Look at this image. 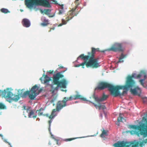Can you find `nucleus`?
<instances>
[{
    "mask_svg": "<svg viewBox=\"0 0 147 147\" xmlns=\"http://www.w3.org/2000/svg\"><path fill=\"white\" fill-rule=\"evenodd\" d=\"M53 16H49V18H51V17H53Z\"/></svg>",
    "mask_w": 147,
    "mask_h": 147,
    "instance_id": "obj_50",
    "label": "nucleus"
},
{
    "mask_svg": "<svg viewBox=\"0 0 147 147\" xmlns=\"http://www.w3.org/2000/svg\"><path fill=\"white\" fill-rule=\"evenodd\" d=\"M104 135H107V132L104 129H103L102 134L100 135V136L102 138H104L105 137Z\"/></svg>",
    "mask_w": 147,
    "mask_h": 147,
    "instance_id": "obj_28",
    "label": "nucleus"
},
{
    "mask_svg": "<svg viewBox=\"0 0 147 147\" xmlns=\"http://www.w3.org/2000/svg\"><path fill=\"white\" fill-rule=\"evenodd\" d=\"M66 105H67L65 104L63 100L61 101H59L57 104L56 108L57 110L60 111L63 107L66 106Z\"/></svg>",
    "mask_w": 147,
    "mask_h": 147,
    "instance_id": "obj_13",
    "label": "nucleus"
},
{
    "mask_svg": "<svg viewBox=\"0 0 147 147\" xmlns=\"http://www.w3.org/2000/svg\"><path fill=\"white\" fill-rule=\"evenodd\" d=\"M54 101V100H52L51 101V102H53Z\"/></svg>",
    "mask_w": 147,
    "mask_h": 147,
    "instance_id": "obj_51",
    "label": "nucleus"
},
{
    "mask_svg": "<svg viewBox=\"0 0 147 147\" xmlns=\"http://www.w3.org/2000/svg\"><path fill=\"white\" fill-rule=\"evenodd\" d=\"M125 56L123 54L121 55L119 61L117 62V63H121L123 62V59L125 58Z\"/></svg>",
    "mask_w": 147,
    "mask_h": 147,
    "instance_id": "obj_25",
    "label": "nucleus"
},
{
    "mask_svg": "<svg viewBox=\"0 0 147 147\" xmlns=\"http://www.w3.org/2000/svg\"><path fill=\"white\" fill-rule=\"evenodd\" d=\"M76 9V8H75L72 9L70 11H69V13L70 14L71 16H68L66 17V21H68L71 19L75 16H76L78 14V12L76 13L75 11Z\"/></svg>",
    "mask_w": 147,
    "mask_h": 147,
    "instance_id": "obj_12",
    "label": "nucleus"
},
{
    "mask_svg": "<svg viewBox=\"0 0 147 147\" xmlns=\"http://www.w3.org/2000/svg\"><path fill=\"white\" fill-rule=\"evenodd\" d=\"M51 11V10L50 9H45L44 10V12L45 13L46 15H48L49 12Z\"/></svg>",
    "mask_w": 147,
    "mask_h": 147,
    "instance_id": "obj_33",
    "label": "nucleus"
},
{
    "mask_svg": "<svg viewBox=\"0 0 147 147\" xmlns=\"http://www.w3.org/2000/svg\"><path fill=\"white\" fill-rule=\"evenodd\" d=\"M77 138H68L67 139H66L65 140V141H71L73 140H74L76 139H77Z\"/></svg>",
    "mask_w": 147,
    "mask_h": 147,
    "instance_id": "obj_34",
    "label": "nucleus"
},
{
    "mask_svg": "<svg viewBox=\"0 0 147 147\" xmlns=\"http://www.w3.org/2000/svg\"><path fill=\"white\" fill-rule=\"evenodd\" d=\"M32 117L34 118H35L36 117V115H33V116Z\"/></svg>",
    "mask_w": 147,
    "mask_h": 147,
    "instance_id": "obj_48",
    "label": "nucleus"
},
{
    "mask_svg": "<svg viewBox=\"0 0 147 147\" xmlns=\"http://www.w3.org/2000/svg\"><path fill=\"white\" fill-rule=\"evenodd\" d=\"M59 68H64V67L63 66H60L59 67Z\"/></svg>",
    "mask_w": 147,
    "mask_h": 147,
    "instance_id": "obj_49",
    "label": "nucleus"
},
{
    "mask_svg": "<svg viewBox=\"0 0 147 147\" xmlns=\"http://www.w3.org/2000/svg\"><path fill=\"white\" fill-rule=\"evenodd\" d=\"M79 58H81L82 59L86 61H87L88 59L89 60L90 59V56L88 55H84V54H82L79 56L78 59Z\"/></svg>",
    "mask_w": 147,
    "mask_h": 147,
    "instance_id": "obj_21",
    "label": "nucleus"
},
{
    "mask_svg": "<svg viewBox=\"0 0 147 147\" xmlns=\"http://www.w3.org/2000/svg\"><path fill=\"white\" fill-rule=\"evenodd\" d=\"M135 74H132V75L128 76L125 82V84L123 86H121V88L117 90L119 94L117 96H119L123 95L125 94H126L127 93V91H123V92L121 93L119 91L120 89H123L127 90H130V91L134 95H138L140 96L141 92V89L138 86L135 87L134 89H132V88H134L136 86V82L133 78L135 77Z\"/></svg>",
    "mask_w": 147,
    "mask_h": 147,
    "instance_id": "obj_1",
    "label": "nucleus"
},
{
    "mask_svg": "<svg viewBox=\"0 0 147 147\" xmlns=\"http://www.w3.org/2000/svg\"><path fill=\"white\" fill-rule=\"evenodd\" d=\"M142 143H140V146H142Z\"/></svg>",
    "mask_w": 147,
    "mask_h": 147,
    "instance_id": "obj_52",
    "label": "nucleus"
},
{
    "mask_svg": "<svg viewBox=\"0 0 147 147\" xmlns=\"http://www.w3.org/2000/svg\"><path fill=\"white\" fill-rule=\"evenodd\" d=\"M40 90L37 85H35L32 87L30 91H26L23 94V96L25 97L28 95L29 98L31 100L34 99L36 96L40 93Z\"/></svg>",
    "mask_w": 147,
    "mask_h": 147,
    "instance_id": "obj_8",
    "label": "nucleus"
},
{
    "mask_svg": "<svg viewBox=\"0 0 147 147\" xmlns=\"http://www.w3.org/2000/svg\"><path fill=\"white\" fill-rule=\"evenodd\" d=\"M124 121L125 122L126 121L125 119L121 116V113H120L119 116L117 118V121L118 122H123L124 121Z\"/></svg>",
    "mask_w": 147,
    "mask_h": 147,
    "instance_id": "obj_24",
    "label": "nucleus"
},
{
    "mask_svg": "<svg viewBox=\"0 0 147 147\" xmlns=\"http://www.w3.org/2000/svg\"><path fill=\"white\" fill-rule=\"evenodd\" d=\"M123 50L122 44L117 43L114 44L108 49L109 51H111L114 52L122 51Z\"/></svg>",
    "mask_w": 147,
    "mask_h": 147,
    "instance_id": "obj_9",
    "label": "nucleus"
},
{
    "mask_svg": "<svg viewBox=\"0 0 147 147\" xmlns=\"http://www.w3.org/2000/svg\"><path fill=\"white\" fill-rule=\"evenodd\" d=\"M121 86H115L106 82H101L99 83L96 89L102 90L108 88L111 95L115 97H117L119 94L117 90L121 88Z\"/></svg>",
    "mask_w": 147,
    "mask_h": 147,
    "instance_id": "obj_2",
    "label": "nucleus"
},
{
    "mask_svg": "<svg viewBox=\"0 0 147 147\" xmlns=\"http://www.w3.org/2000/svg\"><path fill=\"white\" fill-rule=\"evenodd\" d=\"M55 104H53V105L54 106Z\"/></svg>",
    "mask_w": 147,
    "mask_h": 147,
    "instance_id": "obj_56",
    "label": "nucleus"
},
{
    "mask_svg": "<svg viewBox=\"0 0 147 147\" xmlns=\"http://www.w3.org/2000/svg\"><path fill=\"white\" fill-rule=\"evenodd\" d=\"M132 145V147H138L139 143L137 142L136 143H132L131 144Z\"/></svg>",
    "mask_w": 147,
    "mask_h": 147,
    "instance_id": "obj_30",
    "label": "nucleus"
},
{
    "mask_svg": "<svg viewBox=\"0 0 147 147\" xmlns=\"http://www.w3.org/2000/svg\"><path fill=\"white\" fill-rule=\"evenodd\" d=\"M59 9H63V5H62L60 6Z\"/></svg>",
    "mask_w": 147,
    "mask_h": 147,
    "instance_id": "obj_42",
    "label": "nucleus"
},
{
    "mask_svg": "<svg viewBox=\"0 0 147 147\" xmlns=\"http://www.w3.org/2000/svg\"><path fill=\"white\" fill-rule=\"evenodd\" d=\"M108 96L105 95L103 94L102 97L100 98H98L97 96H96L94 93L91 97H90V98L93 99L94 101L98 104L97 105L96 104L93 102L92 100H89V102L94 105V106L97 108L98 107L99 110L101 109H106L105 106V105H102L100 103V102L106 100L108 98Z\"/></svg>",
    "mask_w": 147,
    "mask_h": 147,
    "instance_id": "obj_6",
    "label": "nucleus"
},
{
    "mask_svg": "<svg viewBox=\"0 0 147 147\" xmlns=\"http://www.w3.org/2000/svg\"><path fill=\"white\" fill-rule=\"evenodd\" d=\"M51 1H52V2L53 3L55 4H57V1L55 0H51Z\"/></svg>",
    "mask_w": 147,
    "mask_h": 147,
    "instance_id": "obj_39",
    "label": "nucleus"
},
{
    "mask_svg": "<svg viewBox=\"0 0 147 147\" xmlns=\"http://www.w3.org/2000/svg\"><path fill=\"white\" fill-rule=\"evenodd\" d=\"M44 110V109L43 108H41L39 110H36V113H38V115L39 116L43 115L46 117H48V114H43V111Z\"/></svg>",
    "mask_w": 147,
    "mask_h": 147,
    "instance_id": "obj_19",
    "label": "nucleus"
},
{
    "mask_svg": "<svg viewBox=\"0 0 147 147\" xmlns=\"http://www.w3.org/2000/svg\"><path fill=\"white\" fill-rule=\"evenodd\" d=\"M51 80V79L50 78H48L44 79V84H47Z\"/></svg>",
    "mask_w": 147,
    "mask_h": 147,
    "instance_id": "obj_29",
    "label": "nucleus"
},
{
    "mask_svg": "<svg viewBox=\"0 0 147 147\" xmlns=\"http://www.w3.org/2000/svg\"><path fill=\"white\" fill-rule=\"evenodd\" d=\"M79 0H76L75 3L76 5V7L75 8H76V9L78 7V6L79 5V2H78Z\"/></svg>",
    "mask_w": 147,
    "mask_h": 147,
    "instance_id": "obj_35",
    "label": "nucleus"
},
{
    "mask_svg": "<svg viewBox=\"0 0 147 147\" xmlns=\"http://www.w3.org/2000/svg\"><path fill=\"white\" fill-rule=\"evenodd\" d=\"M50 78L49 77H48L47 75H45L44 76V79H45L46 78Z\"/></svg>",
    "mask_w": 147,
    "mask_h": 147,
    "instance_id": "obj_45",
    "label": "nucleus"
},
{
    "mask_svg": "<svg viewBox=\"0 0 147 147\" xmlns=\"http://www.w3.org/2000/svg\"><path fill=\"white\" fill-rule=\"evenodd\" d=\"M42 78H41L40 79V80H41V81H42Z\"/></svg>",
    "mask_w": 147,
    "mask_h": 147,
    "instance_id": "obj_55",
    "label": "nucleus"
},
{
    "mask_svg": "<svg viewBox=\"0 0 147 147\" xmlns=\"http://www.w3.org/2000/svg\"><path fill=\"white\" fill-rule=\"evenodd\" d=\"M73 100H76L79 99L83 101H87L89 102V100H87L86 98L82 97V96L80 95L76 94L73 96Z\"/></svg>",
    "mask_w": 147,
    "mask_h": 147,
    "instance_id": "obj_20",
    "label": "nucleus"
},
{
    "mask_svg": "<svg viewBox=\"0 0 147 147\" xmlns=\"http://www.w3.org/2000/svg\"><path fill=\"white\" fill-rule=\"evenodd\" d=\"M143 101L144 102L147 103V98L144 97L143 98Z\"/></svg>",
    "mask_w": 147,
    "mask_h": 147,
    "instance_id": "obj_37",
    "label": "nucleus"
},
{
    "mask_svg": "<svg viewBox=\"0 0 147 147\" xmlns=\"http://www.w3.org/2000/svg\"><path fill=\"white\" fill-rule=\"evenodd\" d=\"M99 50V48L95 49L92 47L91 52L88 53V55L90 56V59L87 62V66H91L93 68H96L100 66L98 61L99 59L94 58L95 53Z\"/></svg>",
    "mask_w": 147,
    "mask_h": 147,
    "instance_id": "obj_4",
    "label": "nucleus"
},
{
    "mask_svg": "<svg viewBox=\"0 0 147 147\" xmlns=\"http://www.w3.org/2000/svg\"><path fill=\"white\" fill-rule=\"evenodd\" d=\"M20 11H23V10H22V9H20Z\"/></svg>",
    "mask_w": 147,
    "mask_h": 147,
    "instance_id": "obj_54",
    "label": "nucleus"
},
{
    "mask_svg": "<svg viewBox=\"0 0 147 147\" xmlns=\"http://www.w3.org/2000/svg\"><path fill=\"white\" fill-rule=\"evenodd\" d=\"M34 112H33V111L32 110L30 111L28 115V117L29 118L32 117V116L33 115H34Z\"/></svg>",
    "mask_w": 147,
    "mask_h": 147,
    "instance_id": "obj_32",
    "label": "nucleus"
},
{
    "mask_svg": "<svg viewBox=\"0 0 147 147\" xmlns=\"http://www.w3.org/2000/svg\"><path fill=\"white\" fill-rule=\"evenodd\" d=\"M59 111H60L57 110L56 108L55 109H53L52 110L51 115L50 116H49L48 115V117H48L50 119V120L48 122V123L49 124V132H50L51 131L50 127L52 121V119L57 115L58 112Z\"/></svg>",
    "mask_w": 147,
    "mask_h": 147,
    "instance_id": "obj_10",
    "label": "nucleus"
},
{
    "mask_svg": "<svg viewBox=\"0 0 147 147\" xmlns=\"http://www.w3.org/2000/svg\"><path fill=\"white\" fill-rule=\"evenodd\" d=\"M5 142H6V143H7L8 144H9V145L10 146V147H12V146H11V144L9 142H7V141H5Z\"/></svg>",
    "mask_w": 147,
    "mask_h": 147,
    "instance_id": "obj_46",
    "label": "nucleus"
},
{
    "mask_svg": "<svg viewBox=\"0 0 147 147\" xmlns=\"http://www.w3.org/2000/svg\"><path fill=\"white\" fill-rule=\"evenodd\" d=\"M131 145V144L129 145H126V143H125V147H129Z\"/></svg>",
    "mask_w": 147,
    "mask_h": 147,
    "instance_id": "obj_47",
    "label": "nucleus"
},
{
    "mask_svg": "<svg viewBox=\"0 0 147 147\" xmlns=\"http://www.w3.org/2000/svg\"><path fill=\"white\" fill-rule=\"evenodd\" d=\"M24 109H26V106H24Z\"/></svg>",
    "mask_w": 147,
    "mask_h": 147,
    "instance_id": "obj_53",
    "label": "nucleus"
},
{
    "mask_svg": "<svg viewBox=\"0 0 147 147\" xmlns=\"http://www.w3.org/2000/svg\"><path fill=\"white\" fill-rule=\"evenodd\" d=\"M61 21L62 23L60 24L59 25H58V27L61 26L63 25L66 24H67V22H68L66 21V18L65 20L64 19H62Z\"/></svg>",
    "mask_w": 147,
    "mask_h": 147,
    "instance_id": "obj_26",
    "label": "nucleus"
},
{
    "mask_svg": "<svg viewBox=\"0 0 147 147\" xmlns=\"http://www.w3.org/2000/svg\"><path fill=\"white\" fill-rule=\"evenodd\" d=\"M73 97L72 96H71L69 97H65L63 98V102H64L65 104H66V102L67 101H71L73 100Z\"/></svg>",
    "mask_w": 147,
    "mask_h": 147,
    "instance_id": "obj_22",
    "label": "nucleus"
},
{
    "mask_svg": "<svg viewBox=\"0 0 147 147\" xmlns=\"http://www.w3.org/2000/svg\"><path fill=\"white\" fill-rule=\"evenodd\" d=\"M55 28L54 27H53L52 28H50V30L49 31V32H50L52 30H54L55 29Z\"/></svg>",
    "mask_w": 147,
    "mask_h": 147,
    "instance_id": "obj_44",
    "label": "nucleus"
},
{
    "mask_svg": "<svg viewBox=\"0 0 147 147\" xmlns=\"http://www.w3.org/2000/svg\"><path fill=\"white\" fill-rule=\"evenodd\" d=\"M87 62L88 61H84V62H83V63H82L80 64L76 65H75V67H80V66H82V68H84V66L85 65H86V67H91V66H87Z\"/></svg>",
    "mask_w": 147,
    "mask_h": 147,
    "instance_id": "obj_23",
    "label": "nucleus"
},
{
    "mask_svg": "<svg viewBox=\"0 0 147 147\" xmlns=\"http://www.w3.org/2000/svg\"><path fill=\"white\" fill-rule=\"evenodd\" d=\"M113 146L114 147H125V143L123 141H118L117 142L115 143Z\"/></svg>",
    "mask_w": 147,
    "mask_h": 147,
    "instance_id": "obj_16",
    "label": "nucleus"
},
{
    "mask_svg": "<svg viewBox=\"0 0 147 147\" xmlns=\"http://www.w3.org/2000/svg\"><path fill=\"white\" fill-rule=\"evenodd\" d=\"M64 12L63 9H59V12H58V14L59 15H61Z\"/></svg>",
    "mask_w": 147,
    "mask_h": 147,
    "instance_id": "obj_36",
    "label": "nucleus"
},
{
    "mask_svg": "<svg viewBox=\"0 0 147 147\" xmlns=\"http://www.w3.org/2000/svg\"><path fill=\"white\" fill-rule=\"evenodd\" d=\"M22 23L24 26L26 27H28L30 26V22L29 20L26 18L22 20Z\"/></svg>",
    "mask_w": 147,
    "mask_h": 147,
    "instance_id": "obj_15",
    "label": "nucleus"
},
{
    "mask_svg": "<svg viewBox=\"0 0 147 147\" xmlns=\"http://www.w3.org/2000/svg\"><path fill=\"white\" fill-rule=\"evenodd\" d=\"M41 20L42 22L41 23L40 25L42 26H46L50 24L49 20L45 17L42 18Z\"/></svg>",
    "mask_w": 147,
    "mask_h": 147,
    "instance_id": "obj_17",
    "label": "nucleus"
},
{
    "mask_svg": "<svg viewBox=\"0 0 147 147\" xmlns=\"http://www.w3.org/2000/svg\"><path fill=\"white\" fill-rule=\"evenodd\" d=\"M25 3L26 5L29 8L32 7L34 5L49 8L51 7L50 3L47 0H25Z\"/></svg>",
    "mask_w": 147,
    "mask_h": 147,
    "instance_id": "obj_5",
    "label": "nucleus"
},
{
    "mask_svg": "<svg viewBox=\"0 0 147 147\" xmlns=\"http://www.w3.org/2000/svg\"><path fill=\"white\" fill-rule=\"evenodd\" d=\"M64 71L59 72L55 74L54 75L53 77V82L55 85H57L56 87L54 88V90L52 91V93L54 92V90H57L59 87L60 88H65L67 84V82L65 79H63L59 81L60 78L64 77V76L61 74Z\"/></svg>",
    "mask_w": 147,
    "mask_h": 147,
    "instance_id": "obj_3",
    "label": "nucleus"
},
{
    "mask_svg": "<svg viewBox=\"0 0 147 147\" xmlns=\"http://www.w3.org/2000/svg\"><path fill=\"white\" fill-rule=\"evenodd\" d=\"M50 74H51L54 72V71L53 70H50L48 71Z\"/></svg>",
    "mask_w": 147,
    "mask_h": 147,
    "instance_id": "obj_41",
    "label": "nucleus"
},
{
    "mask_svg": "<svg viewBox=\"0 0 147 147\" xmlns=\"http://www.w3.org/2000/svg\"><path fill=\"white\" fill-rule=\"evenodd\" d=\"M132 74H135V77L133 78L134 80V78H140L144 77L143 79H146V78H147L146 73L145 71H141L140 74L136 76V74H132Z\"/></svg>",
    "mask_w": 147,
    "mask_h": 147,
    "instance_id": "obj_14",
    "label": "nucleus"
},
{
    "mask_svg": "<svg viewBox=\"0 0 147 147\" xmlns=\"http://www.w3.org/2000/svg\"><path fill=\"white\" fill-rule=\"evenodd\" d=\"M0 11L4 13H7L10 12V11L7 9L4 8L1 9Z\"/></svg>",
    "mask_w": 147,
    "mask_h": 147,
    "instance_id": "obj_27",
    "label": "nucleus"
},
{
    "mask_svg": "<svg viewBox=\"0 0 147 147\" xmlns=\"http://www.w3.org/2000/svg\"><path fill=\"white\" fill-rule=\"evenodd\" d=\"M143 119L145 121V123H142L139 125H130L131 128L137 129L140 131V134L145 136H147V120L145 117H143Z\"/></svg>",
    "mask_w": 147,
    "mask_h": 147,
    "instance_id": "obj_7",
    "label": "nucleus"
},
{
    "mask_svg": "<svg viewBox=\"0 0 147 147\" xmlns=\"http://www.w3.org/2000/svg\"><path fill=\"white\" fill-rule=\"evenodd\" d=\"M7 99H9L10 101L9 102H10L11 101H14L15 102L18 101L20 99L19 95H15L13 94L11 91H9L7 92V95L6 96Z\"/></svg>",
    "mask_w": 147,
    "mask_h": 147,
    "instance_id": "obj_11",
    "label": "nucleus"
},
{
    "mask_svg": "<svg viewBox=\"0 0 147 147\" xmlns=\"http://www.w3.org/2000/svg\"><path fill=\"white\" fill-rule=\"evenodd\" d=\"M6 108L5 105L1 103H0V109H4Z\"/></svg>",
    "mask_w": 147,
    "mask_h": 147,
    "instance_id": "obj_31",
    "label": "nucleus"
},
{
    "mask_svg": "<svg viewBox=\"0 0 147 147\" xmlns=\"http://www.w3.org/2000/svg\"><path fill=\"white\" fill-rule=\"evenodd\" d=\"M51 136H53L52 138L53 139H54L55 140L57 141V144L58 145H59V144L58 140H57L55 138L53 137V135H52Z\"/></svg>",
    "mask_w": 147,
    "mask_h": 147,
    "instance_id": "obj_38",
    "label": "nucleus"
},
{
    "mask_svg": "<svg viewBox=\"0 0 147 147\" xmlns=\"http://www.w3.org/2000/svg\"><path fill=\"white\" fill-rule=\"evenodd\" d=\"M139 82L141 85L144 88L147 87V78L145 79H140L139 80Z\"/></svg>",
    "mask_w": 147,
    "mask_h": 147,
    "instance_id": "obj_18",
    "label": "nucleus"
},
{
    "mask_svg": "<svg viewBox=\"0 0 147 147\" xmlns=\"http://www.w3.org/2000/svg\"><path fill=\"white\" fill-rule=\"evenodd\" d=\"M143 142L144 143H147V139H145L143 141Z\"/></svg>",
    "mask_w": 147,
    "mask_h": 147,
    "instance_id": "obj_43",
    "label": "nucleus"
},
{
    "mask_svg": "<svg viewBox=\"0 0 147 147\" xmlns=\"http://www.w3.org/2000/svg\"><path fill=\"white\" fill-rule=\"evenodd\" d=\"M7 92L6 90H4V91H3L2 92V94L4 95H5L6 93Z\"/></svg>",
    "mask_w": 147,
    "mask_h": 147,
    "instance_id": "obj_40",
    "label": "nucleus"
}]
</instances>
